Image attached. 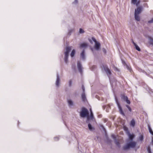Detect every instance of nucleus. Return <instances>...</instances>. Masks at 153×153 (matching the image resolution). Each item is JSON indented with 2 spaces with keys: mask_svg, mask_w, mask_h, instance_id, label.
Instances as JSON below:
<instances>
[{
  "mask_svg": "<svg viewBox=\"0 0 153 153\" xmlns=\"http://www.w3.org/2000/svg\"><path fill=\"white\" fill-rule=\"evenodd\" d=\"M80 116L82 117H86L88 120H90L89 112L88 109L84 107L82 108L81 111L80 112Z\"/></svg>",
  "mask_w": 153,
  "mask_h": 153,
  "instance_id": "obj_1",
  "label": "nucleus"
},
{
  "mask_svg": "<svg viewBox=\"0 0 153 153\" xmlns=\"http://www.w3.org/2000/svg\"><path fill=\"white\" fill-rule=\"evenodd\" d=\"M136 145V143L134 142H132L129 143L126 146L123 147V149L126 150L130 148H134Z\"/></svg>",
  "mask_w": 153,
  "mask_h": 153,
  "instance_id": "obj_2",
  "label": "nucleus"
},
{
  "mask_svg": "<svg viewBox=\"0 0 153 153\" xmlns=\"http://www.w3.org/2000/svg\"><path fill=\"white\" fill-rule=\"evenodd\" d=\"M71 50V48L70 47H67L66 48V51L65 52V58L64 60L65 62L67 63L68 61V57L69 56V53Z\"/></svg>",
  "mask_w": 153,
  "mask_h": 153,
  "instance_id": "obj_3",
  "label": "nucleus"
},
{
  "mask_svg": "<svg viewBox=\"0 0 153 153\" xmlns=\"http://www.w3.org/2000/svg\"><path fill=\"white\" fill-rule=\"evenodd\" d=\"M102 67L103 68L108 76H110L111 75V71L106 65H103Z\"/></svg>",
  "mask_w": 153,
  "mask_h": 153,
  "instance_id": "obj_4",
  "label": "nucleus"
},
{
  "mask_svg": "<svg viewBox=\"0 0 153 153\" xmlns=\"http://www.w3.org/2000/svg\"><path fill=\"white\" fill-rule=\"evenodd\" d=\"M143 8L142 7H139L137 8L135 10V13L136 14H139L141 12Z\"/></svg>",
  "mask_w": 153,
  "mask_h": 153,
  "instance_id": "obj_5",
  "label": "nucleus"
},
{
  "mask_svg": "<svg viewBox=\"0 0 153 153\" xmlns=\"http://www.w3.org/2000/svg\"><path fill=\"white\" fill-rule=\"evenodd\" d=\"M117 103L118 106V107L119 108V111L120 113L123 116L125 115V114L123 111L122 108H121L120 103L118 101H117Z\"/></svg>",
  "mask_w": 153,
  "mask_h": 153,
  "instance_id": "obj_6",
  "label": "nucleus"
},
{
  "mask_svg": "<svg viewBox=\"0 0 153 153\" xmlns=\"http://www.w3.org/2000/svg\"><path fill=\"white\" fill-rule=\"evenodd\" d=\"M138 0H131V3L134 4H135L137 6H138L139 4L140 1Z\"/></svg>",
  "mask_w": 153,
  "mask_h": 153,
  "instance_id": "obj_7",
  "label": "nucleus"
},
{
  "mask_svg": "<svg viewBox=\"0 0 153 153\" xmlns=\"http://www.w3.org/2000/svg\"><path fill=\"white\" fill-rule=\"evenodd\" d=\"M77 67L79 71L80 72H82V65L80 62L79 61H78L77 62Z\"/></svg>",
  "mask_w": 153,
  "mask_h": 153,
  "instance_id": "obj_8",
  "label": "nucleus"
},
{
  "mask_svg": "<svg viewBox=\"0 0 153 153\" xmlns=\"http://www.w3.org/2000/svg\"><path fill=\"white\" fill-rule=\"evenodd\" d=\"M94 47L96 50H99L100 47V44L99 43L97 42L95 43Z\"/></svg>",
  "mask_w": 153,
  "mask_h": 153,
  "instance_id": "obj_9",
  "label": "nucleus"
},
{
  "mask_svg": "<svg viewBox=\"0 0 153 153\" xmlns=\"http://www.w3.org/2000/svg\"><path fill=\"white\" fill-rule=\"evenodd\" d=\"M82 100L84 102L87 101L86 98L85 93H83L82 95Z\"/></svg>",
  "mask_w": 153,
  "mask_h": 153,
  "instance_id": "obj_10",
  "label": "nucleus"
},
{
  "mask_svg": "<svg viewBox=\"0 0 153 153\" xmlns=\"http://www.w3.org/2000/svg\"><path fill=\"white\" fill-rule=\"evenodd\" d=\"M60 79L58 75L57 76L56 80V85L57 86H59V85Z\"/></svg>",
  "mask_w": 153,
  "mask_h": 153,
  "instance_id": "obj_11",
  "label": "nucleus"
},
{
  "mask_svg": "<svg viewBox=\"0 0 153 153\" xmlns=\"http://www.w3.org/2000/svg\"><path fill=\"white\" fill-rule=\"evenodd\" d=\"M87 46H88V44L87 43H82L80 45V47L81 48H85L86 47H87Z\"/></svg>",
  "mask_w": 153,
  "mask_h": 153,
  "instance_id": "obj_12",
  "label": "nucleus"
},
{
  "mask_svg": "<svg viewBox=\"0 0 153 153\" xmlns=\"http://www.w3.org/2000/svg\"><path fill=\"white\" fill-rule=\"evenodd\" d=\"M80 57L82 59H85V51L83 50L80 54Z\"/></svg>",
  "mask_w": 153,
  "mask_h": 153,
  "instance_id": "obj_13",
  "label": "nucleus"
},
{
  "mask_svg": "<svg viewBox=\"0 0 153 153\" xmlns=\"http://www.w3.org/2000/svg\"><path fill=\"white\" fill-rule=\"evenodd\" d=\"M138 15L139 14H134L135 18V19L138 21H140V17Z\"/></svg>",
  "mask_w": 153,
  "mask_h": 153,
  "instance_id": "obj_14",
  "label": "nucleus"
},
{
  "mask_svg": "<svg viewBox=\"0 0 153 153\" xmlns=\"http://www.w3.org/2000/svg\"><path fill=\"white\" fill-rule=\"evenodd\" d=\"M135 121L134 119H132L130 123V126L133 127H134L135 125Z\"/></svg>",
  "mask_w": 153,
  "mask_h": 153,
  "instance_id": "obj_15",
  "label": "nucleus"
},
{
  "mask_svg": "<svg viewBox=\"0 0 153 153\" xmlns=\"http://www.w3.org/2000/svg\"><path fill=\"white\" fill-rule=\"evenodd\" d=\"M90 116H89L90 117V120H93L94 119V116L92 112L91 109H90Z\"/></svg>",
  "mask_w": 153,
  "mask_h": 153,
  "instance_id": "obj_16",
  "label": "nucleus"
},
{
  "mask_svg": "<svg viewBox=\"0 0 153 153\" xmlns=\"http://www.w3.org/2000/svg\"><path fill=\"white\" fill-rule=\"evenodd\" d=\"M121 98L125 101H126L128 98L127 96H126L124 94L121 95Z\"/></svg>",
  "mask_w": 153,
  "mask_h": 153,
  "instance_id": "obj_17",
  "label": "nucleus"
},
{
  "mask_svg": "<svg viewBox=\"0 0 153 153\" xmlns=\"http://www.w3.org/2000/svg\"><path fill=\"white\" fill-rule=\"evenodd\" d=\"M134 136L133 134H129V137L130 140H132L134 138Z\"/></svg>",
  "mask_w": 153,
  "mask_h": 153,
  "instance_id": "obj_18",
  "label": "nucleus"
},
{
  "mask_svg": "<svg viewBox=\"0 0 153 153\" xmlns=\"http://www.w3.org/2000/svg\"><path fill=\"white\" fill-rule=\"evenodd\" d=\"M134 46H135V48L138 51H140V48L136 44H134Z\"/></svg>",
  "mask_w": 153,
  "mask_h": 153,
  "instance_id": "obj_19",
  "label": "nucleus"
},
{
  "mask_svg": "<svg viewBox=\"0 0 153 153\" xmlns=\"http://www.w3.org/2000/svg\"><path fill=\"white\" fill-rule=\"evenodd\" d=\"M75 54V50L73 49L71 53V57H73Z\"/></svg>",
  "mask_w": 153,
  "mask_h": 153,
  "instance_id": "obj_20",
  "label": "nucleus"
},
{
  "mask_svg": "<svg viewBox=\"0 0 153 153\" xmlns=\"http://www.w3.org/2000/svg\"><path fill=\"white\" fill-rule=\"evenodd\" d=\"M148 128L150 133L153 135V131L149 125L148 126Z\"/></svg>",
  "mask_w": 153,
  "mask_h": 153,
  "instance_id": "obj_21",
  "label": "nucleus"
},
{
  "mask_svg": "<svg viewBox=\"0 0 153 153\" xmlns=\"http://www.w3.org/2000/svg\"><path fill=\"white\" fill-rule=\"evenodd\" d=\"M88 126L89 129L90 130H92L94 128L90 124H88Z\"/></svg>",
  "mask_w": 153,
  "mask_h": 153,
  "instance_id": "obj_22",
  "label": "nucleus"
},
{
  "mask_svg": "<svg viewBox=\"0 0 153 153\" xmlns=\"http://www.w3.org/2000/svg\"><path fill=\"white\" fill-rule=\"evenodd\" d=\"M143 139V135H141L139 137V139L141 141H142Z\"/></svg>",
  "mask_w": 153,
  "mask_h": 153,
  "instance_id": "obj_23",
  "label": "nucleus"
},
{
  "mask_svg": "<svg viewBox=\"0 0 153 153\" xmlns=\"http://www.w3.org/2000/svg\"><path fill=\"white\" fill-rule=\"evenodd\" d=\"M68 104L70 105H72L73 104L71 100H68Z\"/></svg>",
  "mask_w": 153,
  "mask_h": 153,
  "instance_id": "obj_24",
  "label": "nucleus"
},
{
  "mask_svg": "<svg viewBox=\"0 0 153 153\" xmlns=\"http://www.w3.org/2000/svg\"><path fill=\"white\" fill-rule=\"evenodd\" d=\"M115 143L119 147H120V143L119 141H116L115 142Z\"/></svg>",
  "mask_w": 153,
  "mask_h": 153,
  "instance_id": "obj_25",
  "label": "nucleus"
},
{
  "mask_svg": "<svg viewBox=\"0 0 153 153\" xmlns=\"http://www.w3.org/2000/svg\"><path fill=\"white\" fill-rule=\"evenodd\" d=\"M79 32L80 33H83L84 32V30L81 28H80Z\"/></svg>",
  "mask_w": 153,
  "mask_h": 153,
  "instance_id": "obj_26",
  "label": "nucleus"
},
{
  "mask_svg": "<svg viewBox=\"0 0 153 153\" xmlns=\"http://www.w3.org/2000/svg\"><path fill=\"white\" fill-rule=\"evenodd\" d=\"M125 101H126V102L128 104L130 103V102L129 100H128V98Z\"/></svg>",
  "mask_w": 153,
  "mask_h": 153,
  "instance_id": "obj_27",
  "label": "nucleus"
},
{
  "mask_svg": "<svg viewBox=\"0 0 153 153\" xmlns=\"http://www.w3.org/2000/svg\"><path fill=\"white\" fill-rule=\"evenodd\" d=\"M82 89L83 91V93H85V88H84L83 85H82Z\"/></svg>",
  "mask_w": 153,
  "mask_h": 153,
  "instance_id": "obj_28",
  "label": "nucleus"
},
{
  "mask_svg": "<svg viewBox=\"0 0 153 153\" xmlns=\"http://www.w3.org/2000/svg\"><path fill=\"white\" fill-rule=\"evenodd\" d=\"M69 85L70 86H71V85L72 84V80H70L69 81Z\"/></svg>",
  "mask_w": 153,
  "mask_h": 153,
  "instance_id": "obj_29",
  "label": "nucleus"
},
{
  "mask_svg": "<svg viewBox=\"0 0 153 153\" xmlns=\"http://www.w3.org/2000/svg\"><path fill=\"white\" fill-rule=\"evenodd\" d=\"M92 39L95 42V43H96L97 42V41L94 38H92Z\"/></svg>",
  "mask_w": 153,
  "mask_h": 153,
  "instance_id": "obj_30",
  "label": "nucleus"
},
{
  "mask_svg": "<svg viewBox=\"0 0 153 153\" xmlns=\"http://www.w3.org/2000/svg\"><path fill=\"white\" fill-rule=\"evenodd\" d=\"M150 44L153 45V39H151L150 41Z\"/></svg>",
  "mask_w": 153,
  "mask_h": 153,
  "instance_id": "obj_31",
  "label": "nucleus"
},
{
  "mask_svg": "<svg viewBox=\"0 0 153 153\" xmlns=\"http://www.w3.org/2000/svg\"><path fill=\"white\" fill-rule=\"evenodd\" d=\"M149 23H153V18L151 20L148 21Z\"/></svg>",
  "mask_w": 153,
  "mask_h": 153,
  "instance_id": "obj_32",
  "label": "nucleus"
},
{
  "mask_svg": "<svg viewBox=\"0 0 153 153\" xmlns=\"http://www.w3.org/2000/svg\"><path fill=\"white\" fill-rule=\"evenodd\" d=\"M111 137L112 138H113V139H116V137L114 134H112L111 135Z\"/></svg>",
  "mask_w": 153,
  "mask_h": 153,
  "instance_id": "obj_33",
  "label": "nucleus"
},
{
  "mask_svg": "<svg viewBox=\"0 0 153 153\" xmlns=\"http://www.w3.org/2000/svg\"><path fill=\"white\" fill-rule=\"evenodd\" d=\"M129 110V111H130V112H131V108L130 107H129V108H128Z\"/></svg>",
  "mask_w": 153,
  "mask_h": 153,
  "instance_id": "obj_34",
  "label": "nucleus"
},
{
  "mask_svg": "<svg viewBox=\"0 0 153 153\" xmlns=\"http://www.w3.org/2000/svg\"><path fill=\"white\" fill-rule=\"evenodd\" d=\"M148 151L149 152L150 151H151L149 147H148Z\"/></svg>",
  "mask_w": 153,
  "mask_h": 153,
  "instance_id": "obj_35",
  "label": "nucleus"
},
{
  "mask_svg": "<svg viewBox=\"0 0 153 153\" xmlns=\"http://www.w3.org/2000/svg\"><path fill=\"white\" fill-rule=\"evenodd\" d=\"M103 51L105 53H106V50L105 49H103Z\"/></svg>",
  "mask_w": 153,
  "mask_h": 153,
  "instance_id": "obj_36",
  "label": "nucleus"
},
{
  "mask_svg": "<svg viewBox=\"0 0 153 153\" xmlns=\"http://www.w3.org/2000/svg\"><path fill=\"white\" fill-rule=\"evenodd\" d=\"M96 68V66L95 65H93L92 67V68Z\"/></svg>",
  "mask_w": 153,
  "mask_h": 153,
  "instance_id": "obj_37",
  "label": "nucleus"
},
{
  "mask_svg": "<svg viewBox=\"0 0 153 153\" xmlns=\"http://www.w3.org/2000/svg\"><path fill=\"white\" fill-rule=\"evenodd\" d=\"M74 2L76 3H77L78 2V1H77V0H75Z\"/></svg>",
  "mask_w": 153,
  "mask_h": 153,
  "instance_id": "obj_38",
  "label": "nucleus"
},
{
  "mask_svg": "<svg viewBox=\"0 0 153 153\" xmlns=\"http://www.w3.org/2000/svg\"><path fill=\"white\" fill-rule=\"evenodd\" d=\"M128 69L130 71L131 70V68H129V67H128Z\"/></svg>",
  "mask_w": 153,
  "mask_h": 153,
  "instance_id": "obj_39",
  "label": "nucleus"
},
{
  "mask_svg": "<svg viewBox=\"0 0 153 153\" xmlns=\"http://www.w3.org/2000/svg\"><path fill=\"white\" fill-rule=\"evenodd\" d=\"M126 106L128 108H129V107H130L129 105H126Z\"/></svg>",
  "mask_w": 153,
  "mask_h": 153,
  "instance_id": "obj_40",
  "label": "nucleus"
},
{
  "mask_svg": "<svg viewBox=\"0 0 153 153\" xmlns=\"http://www.w3.org/2000/svg\"><path fill=\"white\" fill-rule=\"evenodd\" d=\"M132 43L134 45V44H136L133 41H132Z\"/></svg>",
  "mask_w": 153,
  "mask_h": 153,
  "instance_id": "obj_41",
  "label": "nucleus"
},
{
  "mask_svg": "<svg viewBox=\"0 0 153 153\" xmlns=\"http://www.w3.org/2000/svg\"><path fill=\"white\" fill-rule=\"evenodd\" d=\"M148 153H152L151 151H150Z\"/></svg>",
  "mask_w": 153,
  "mask_h": 153,
  "instance_id": "obj_42",
  "label": "nucleus"
}]
</instances>
